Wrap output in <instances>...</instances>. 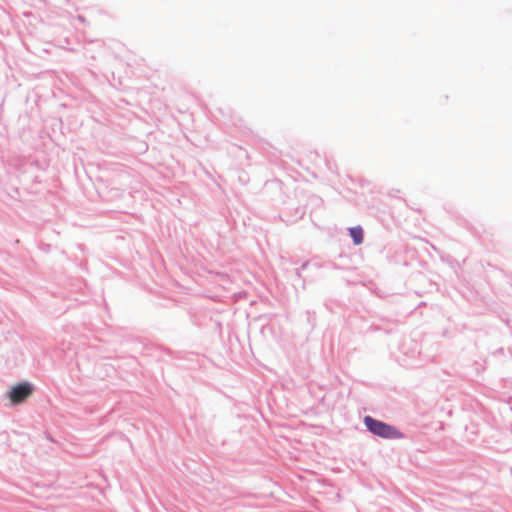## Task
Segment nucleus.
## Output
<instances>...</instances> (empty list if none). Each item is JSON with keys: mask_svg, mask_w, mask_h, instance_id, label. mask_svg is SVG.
Instances as JSON below:
<instances>
[{"mask_svg": "<svg viewBox=\"0 0 512 512\" xmlns=\"http://www.w3.org/2000/svg\"><path fill=\"white\" fill-rule=\"evenodd\" d=\"M364 422H365V425L367 426V428L372 433H374L375 435H378L380 437L398 438L400 436V434L394 427H392L384 422L375 420L370 416H366L364 418Z\"/></svg>", "mask_w": 512, "mask_h": 512, "instance_id": "f257e3e1", "label": "nucleus"}, {"mask_svg": "<svg viewBox=\"0 0 512 512\" xmlns=\"http://www.w3.org/2000/svg\"><path fill=\"white\" fill-rule=\"evenodd\" d=\"M32 392V385L27 382H23L11 389L9 399L13 404H19L29 398L32 395Z\"/></svg>", "mask_w": 512, "mask_h": 512, "instance_id": "f03ea898", "label": "nucleus"}, {"mask_svg": "<svg viewBox=\"0 0 512 512\" xmlns=\"http://www.w3.org/2000/svg\"><path fill=\"white\" fill-rule=\"evenodd\" d=\"M350 236L354 244L360 245L363 242V229L359 226L350 228Z\"/></svg>", "mask_w": 512, "mask_h": 512, "instance_id": "7ed1b4c3", "label": "nucleus"}]
</instances>
